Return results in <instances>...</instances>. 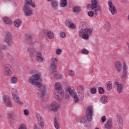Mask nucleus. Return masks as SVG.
<instances>
[{"mask_svg": "<svg viewBox=\"0 0 129 129\" xmlns=\"http://www.w3.org/2000/svg\"><path fill=\"white\" fill-rule=\"evenodd\" d=\"M23 12L24 15L26 17H31V16H33V10H32L30 6H24Z\"/></svg>", "mask_w": 129, "mask_h": 129, "instance_id": "10", "label": "nucleus"}, {"mask_svg": "<svg viewBox=\"0 0 129 129\" xmlns=\"http://www.w3.org/2000/svg\"><path fill=\"white\" fill-rule=\"evenodd\" d=\"M91 92L93 94H95L96 93V89L95 88H93L91 90Z\"/></svg>", "mask_w": 129, "mask_h": 129, "instance_id": "46", "label": "nucleus"}, {"mask_svg": "<svg viewBox=\"0 0 129 129\" xmlns=\"http://www.w3.org/2000/svg\"><path fill=\"white\" fill-rule=\"evenodd\" d=\"M7 50V46L6 45H2V44L0 43V53L2 51H6Z\"/></svg>", "mask_w": 129, "mask_h": 129, "instance_id": "35", "label": "nucleus"}, {"mask_svg": "<svg viewBox=\"0 0 129 129\" xmlns=\"http://www.w3.org/2000/svg\"><path fill=\"white\" fill-rule=\"evenodd\" d=\"M105 88L108 91H110L112 89V84H111V82L108 81L106 82Z\"/></svg>", "mask_w": 129, "mask_h": 129, "instance_id": "24", "label": "nucleus"}, {"mask_svg": "<svg viewBox=\"0 0 129 129\" xmlns=\"http://www.w3.org/2000/svg\"><path fill=\"white\" fill-rule=\"evenodd\" d=\"M2 114H0V121H2Z\"/></svg>", "mask_w": 129, "mask_h": 129, "instance_id": "54", "label": "nucleus"}, {"mask_svg": "<svg viewBox=\"0 0 129 129\" xmlns=\"http://www.w3.org/2000/svg\"><path fill=\"white\" fill-rule=\"evenodd\" d=\"M40 81L41 76L39 74L33 75L29 78V83L32 85H35V86L39 88L37 92L38 96L41 99V100H44V97L45 94H46V87L43 86L42 83L39 82Z\"/></svg>", "mask_w": 129, "mask_h": 129, "instance_id": "1", "label": "nucleus"}, {"mask_svg": "<svg viewBox=\"0 0 129 129\" xmlns=\"http://www.w3.org/2000/svg\"><path fill=\"white\" fill-rule=\"evenodd\" d=\"M8 1H13V0H8Z\"/></svg>", "mask_w": 129, "mask_h": 129, "instance_id": "57", "label": "nucleus"}, {"mask_svg": "<svg viewBox=\"0 0 129 129\" xmlns=\"http://www.w3.org/2000/svg\"><path fill=\"white\" fill-rule=\"evenodd\" d=\"M24 7H32V8H36V4L35 2H33V0H24Z\"/></svg>", "mask_w": 129, "mask_h": 129, "instance_id": "15", "label": "nucleus"}, {"mask_svg": "<svg viewBox=\"0 0 129 129\" xmlns=\"http://www.w3.org/2000/svg\"><path fill=\"white\" fill-rule=\"evenodd\" d=\"M57 58H51L49 71L50 72L51 78L54 80H57V79H62V78H63V76L56 71V69H57Z\"/></svg>", "mask_w": 129, "mask_h": 129, "instance_id": "2", "label": "nucleus"}, {"mask_svg": "<svg viewBox=\"0 0 129 129\" xmlns=\"http://www.w3.org/2000/svg\"><path fill=\"white\" fill-rule=\"evenodd\" d=\"M60 108V104L57 102H53L50 105V109L56 112Z\"/></svg>", "mask_w": 129, "mask_h": 129, "instance_id": "12", "label": "nucleus"}, {"mask_svg": "<svg viewBox=\"0 0 129 129\" xmlns=\"http://www.w3.org/2000/svg\"><path fill=\"white\" fill-rule=\"evenodd\" d=\"M117 122L120 127H121L122 126V124H123V120L122 119V117H118L117 118Z\"/></svg>", "mask_w": 129, "mask_h": 129, "instance_id": "30", "label": "nucleus"}, {"mask_svg": "<svg viewBox=\"0 0 129 129\" xmlns=\"http://www.w3.org/2000/svg\"><path fill=\"white\" fill-rule=\"evenodd\" d=\"M108 5L109 6L108 9L110 11V13L113 15H115V14L117 13V11H116V8H115V6L112 5V2H111V1H108Z\"/></svg>", "mask_w": 129, "mask_h": 129, "instance_id": "13", "label": "nucleus"}, {"mask_svg": "<svg viewBox=\"0 0 129 129\" xmlns=\"http://www.w3.org/2000/svg\"><path fill=\"white\" fill-rule=\"evenodd\" d=\"M4 22L5 23V24H7V25H10L11 24V20H10V18L8 17H4Z\"/></svg>", "mask_w": 129, "mask_h": 129, "instance_id": "33", "label": "nucleus"}, {"mask_svg": "<svg viewBox=\"0 0 129 129\" xmlns=\"http://www.w3.org/2000/svg\"><path fill=\"white\" fill-rule=\"evenodd\" d=\"M115 68L116 71L120 72L122 70V63L121 61H116L115 63Z\"/></svg>", "mask_w": 129, "mask_h": 129, "instance_id": "17", "label": "nucleus"}, {"mask_svg": "<svg viewBox=\"0 0 129 129\" xmlns=\"http://www.w3.org/2000/svg\"><path fill=\"white\" fill-rule=\"evenodd\" d=\"M60 6L61 8H65V7H67V0H61Z\"/></svg>", "mask_w": 129, "mask_h": 129, "instance_id": "31", "label": "nucleus"}, {"mask_svg": "<svg viewBox=\"0 0 129 129\" xmlns=\"http://www.w3.org/2000/svg\"><path fill=\"white\" fill-rule=\"evenodd\" d=\"M107 100H108V98L106 96H103L100 99V101L104 104H105V103H107Z\"/></svg>", "mask_w": 129, "mask_h": 129, "instance_id": "26", "label": "nucleus"}, {"mask_svg": "<svg viewBox=\"0 0 129 129\" xmlns=\"http://www.w3.org/2000/svg\"><path fill=\"white\" fill-rule=\"evenodd\" d=\"M59 35L60 38H66V33H65L64 32H60Z\"/></svg>", "mask_w": 129, "mask_h": 129, "instance_id": "39", "label": "nucleus"}, {"mask_svg": "<svg viewBox=\"0 0 129 129\" xmlns=\"http://www.w3.org/2000/svg\"><path fill=\"white\" fill-rule=\"evenodd\" d=\"M22 25V21L20 19L16 20L14 21V25L16 28H19V27H21Z\"/></svg>", "mask_w": 129, "mask_h": 129, "instance_id": "27", "label": "nucleus"}, {"mask_svg": "<svg viewBox=\"0 0 129 129\" xmlns=\"http://www.w3.org/2000/svg\"><path fill=\"white\" fill-rule=\"evenodd\" d=\"M91 70V71H90ZM90 72H91L92 71H93V67H91L90 69Z\"/></svg>", "mask_w": 129, "mask_h": 129, "instance_id": "53", "label": "nucleus"}, {"mask_svg": "<svg viewBox=\"0 0 129 129\" xmlns=\"http://www.w3.org/2000/svg\"><path fill=\"white\" fill-rule=\"evenodd\" d=\"M55 53H56V55H61V54L62 53V50L60 48H58V49H56Z\"/></svg>", "mask_w": 129, "mask_h": 129, "instance_id": "41", "label": "nucleus"}, {"mask_svg": "<svg viewBox=\"0 0 129 129\" xmlns=\"http://www.w3.org/2000/svg\"><path fill=\"white\" fill-rule=\"evenodd\" d=\"M19 129H27V126L25 124H22L20 125Z\"/></svg>", "mask_w": 129, "mask_h": 129, "instance_id": "44", "label": "nucleus"}, {"mask_svg": "<svg viewBox=\"0 0 129 129\" xmlns=\"http://www.w3.org/2000/svg\"><path fill=\"white\" fill-rule=\"evenodd\" d=\"M91 28H81L79 31V36L84 40H88L89 35H91L93 32Z\"/></svg>", "mask_w": 129, "mask_h": 129, "instance_id": "5", "label": "nucleus"}, {"mask_svg": "<svg viewBox=\"0 0 129 129\" xmlns=\"http://www.w3.org/2000/svg\"><path fill=\"white\" fill-rule=\"evenodd\" d=\"M47 2H49L53 1H52V0H47Z\"/></svg>", "mask_w": 129, "mask_h": 129, "instance_id": "55", "label": "nucleus"}, {"mask_svg": "<svg viewBox=\"0 0 129 129\" xmlns=\"http://www.w3.org/2000/svg\"><path fill=\"white\" fill-rule=\"evenodd\" d=\"M82 54H84L85 55H88V54H89V51L86 49H84L82 51Z\"/></svg>", "mask_w": 129, "mask_h": 129, "instance_id": "37", "label": "nucleus"}, {"mask_svg": "<svg viewBox=\"0 0 129 129\" xmlns=\"http://www.w3.org/2000/svg\"><path fill=\"white\" fill-rule=\"evenodd\" d=\"M36 117L39 121H42V116L39 114H36Z\"/></svg>", "mask_w": 129, "mask_h": 129, "instance_id": "43", "label": "nucleus"}, {"mask_svg": "<svg viewBox=\"0 0 129 129\" xmlns=\"http://www.w3.org/2000/svg\"><path fill=\"white\" fill-rule=\"evenodd\" d=\"M26 43H28V44H31L32 37H31V36L27 37Z\"/></svg>", "mask_w": 129, "mask_h": 129, "instance_id": "40", "label": "nucleus"}, {"mask_svg": "<svg viewBox=\"0 0 129 129\" xmlns=\"http://www.w3.org/2000/svg\"><path fill=\"white\" fill-rule=\"evenodd\" d=\"M53 121L54 127H55L56 129H60V123L58 120H57V118H54Z\"/></svg>", "mask_w": 129, "mask_h": 129, "instance_id": "25", "label": "nucleus"}, {"mask_svg": "<svg viewBox=\"0 0 129 129\" xmlns=\"http://www.w3.org/2000/svg\"><path fill=\"white\" fill-rule=\"evenodd\" d=\"M129 43H127V45H128Z\"/></svg>", "mask_w": 129, "mask_h": 129, "instance_id": "58", "label": "nucleus"}, {"mask_svg": "<svg viewBox=\"0 0 129 129\" xmlns=\"http://www.w3.org/2000/svg\"><path fill=\"white\" fill-rule=\"evenodd\" d=\"M40 122H39V124L41 126V127H43L44 126V122L42 121H40Z\"/></svg>", "mask_w": 129, "mask_h": 129, "instance_id": "49", "label": "nucleus"}, {"mask_svg": "<svg viewBox=\"0 0 129 129\" xmlns=\"http://www.w3.org/2000/svg\"><path fill=\"white\" fill-rule=\"evenodd\" d=\"M78 95L79 97V101H83V99H84V93L83 92H79Z\"/></svg>", "mask_w": 129, "mask_h": 129, "instance_id": "32", "label": "nucleus"}, {"mask_svg": "<svg viewBox=\"0 0 129 129\" xmlns=\"http://www.w3.org/2000/svg\"><path fill=\"white\" fill-rule=\"evenodd\" d=\"M69 74L70 76H74V75H75V73L74 72V71L70 70Z\"/></svg>", "mask_w": 129, "mask_h": 129, "instance_id": "45", "label": "nucleus"}, {"mask_svg": "<svg viewBox=\"0 0 129 129\" xmlns=\"http://www.w3.org/2000/svg\"><path fill=\"white\" fill-rule=\"evenodd\" d=\"M88 10H92L93 11H89L88 12L89 17H93L94 15H97L98 12L97 11H101V7L98 5L97 0H92L91 4L87 6Z\"/></svg>", "mask_w": 129, "mask_h": 129, "instance_id": "3", "label": "nucleus"}, {"mask_svg": "<svg viewBox=\"0 0 129 129\" xmlns=\"http://www.w3.org/2000/svg\"><path fill=\"white\" fill-rule=\"evenodd\" d=\"M78 90H80V92H83V90L84 89V87L83 86H80L78 87Z\"/></svg>", "mask_w": 129, "mask_h": 129, "instance_id": "42", "label": "nucleus"}, {"mask_svg": "<svg viewBox=\"0 0 129 129\" xmlns=\"http://www.w3.org/2000/svg\"><path fill=\"white\" fill-rule=\"evenodd\" d=\"M66 26L68 27V28H70L71 29H73L75 30V29H76V25L73 23H72V20L70 19H68L66 21Z\"/></svg>", "mask_w": 129, "mask_h": 129, "instance_id": "16", "label": "nucleus"}, {"mask_svg": "<svg viewBox=\"0 0 129 129\" xmlns=\"http://www.w3.org/2000/svg\"><path fill=\"white\" fill-rule=\"evenodd\" d=\"M73 10L74 13H80L81 11V9L80 7H76L73 9Z\"/></svg>", "mask_w": 129, "mask_h": 129, "instance_id": "34", "label": "nucleus"}, {"mask_svg": "<svg viewBox=\"0 0 129 129\" xmlns=\"http://www.w3.org/2000/svg\"><path fill=\"white\" fill-rule=\"evenodd\" d=\"M98 92L100 94H103L104 93V89L101 87L98 88Z\"/></svg>", "mask_w": 129, "mask_h": 129, "instance_id": "38", "label": "nucleus"}, {"mask_svg": "<svg viewBox=\"0 0 129 129\" xmlns=\"http://www.w3.org/2000/svg\"><path fill=\"white\" fill-rule=\"evenodd\" d=\"M107 31H110V24H109L107 26Z\"/></svg>", "mask_w": 129, "mask_h": 129, "instance_id": "52", "label": "nucleus"}, {"mask_svg": "<svg viewBox=\"0 0 129 129\" xmlns=\"http://www.w3.org/2000/svg\"><path fill=\"white\" fill-rule=\"evenodd\" d=\"M101 120H102V122H105V120H106V118L105 117V116H102L101 117Z\"/></svg>", "mask_w": 129, "mask_h": 129, "instance_id": "47", "label": "nucleus"}, {"mask_svg": "<svg viewBox=\"0 0 129 129\" xmlns=\"http://www.w3.org/2000/svg\"><path fill=\"white\" fill-rule=\"evenodd\" d=\"M11 83L15 84L18 82V79L16 77H12L11 78Z\"/></svg>", "mask_w": 129, "mask_h": 129, "instance_id": "36", "label": "nucleus"}, {"mask_svg": "<svg viewBox=\"0 0 129 129\" xmlns=\"http://www.w3.org/2000/svg\"><path fill=\"white\" fill-rule=\"evenodd\" d=\"M66 94L69 96H71L74 98V102L75 103L79 102V98L77 96L76 93L75 92V90L72 89L71 87H69L66 89Z\"/></svg>", "mask_w": 129, "mask_h": 129, "instance_id": "6", "label": "nucleus"}, {"mask_svg": "<svg viewBox=\"0 0 129 129\" xmlns=\"http://www.w3.org/2000/svg\"><path fill=\"white\" fill-rule=\"evenodd\" d=\"M12 97L14 101H15V102H17V103H19V104H21V105L23 104V102L21 101V99H20V97H19V96H18L17 94L15 93H13Z\"/></svg>", "mask_w": 129, "mask_h": 129, "instance_id": "20", "label": "nucleus"}, {"mask_svg": "<svg viewBox=\"0 0 129 129\" xmlns=\"http://www.w3.org/2000/svg\"><path fill=\"white\" fill-rule=\"evenodd\" d=\"M80 122L82 123H84V126H86V127H87V126H88V125L86 124V117H82L80 119Z\"/></svg>", "mask_w": 129, "mask_h": 129, "instance_id": "28", "label": "nucleus"}, {"mask_svg": "<svg viewBox=\"0 0 129 129\" xmlns=\"http://www.w3.org/2000/svg\"><path fill=\"white\" fill-rule=\"evenodd\" d=\"M43 33L46 35L48 39H53L54 38V33L50 30H43Z\"/></svg>", "mask_w": 129, "mask_h": 129, "instance_id": "14", "label": "nucleus"}, {"mask_svg": "<svg viewBox=\"0 0 129 129\" xmlns=\"http://www.w3.org/2000/svg\"><path fill=\"white\" fill-rule=\"evenodd\" d=\"M92 116H93V107L90 106L86 109V118L88 121L92 120Z\"/></svg>", "mask_w": 129, "mask_h": 129, "instance_id": "8", "label": "nucleus"}, {"mask_svg": "<svg viewBox=\"0 0 129 129\" xmlns=\"http://www.w3.org/2000/svg\"><path fill=\"white\" fill-rule=\"evenodd\" d=\"M95 129H99V128H96Z\"/></svg>", "mask_w": 129, "mask_h": 129, "instance_id": "56", "label": "nucleus"}, {"mask_svg": "<svg viewBox=\"0 0 129 129\" xmlns=\"http://www.w3.org/2000/svg\"><path fill=\"white\" fill-rule=\"evenodd\" d=\"M3 99L4 101L5 104L7 107H13V104L11 100V98L9 96H4Z\"/></svg>", "mask_w": 129, "mask_h": 129, "instance_id": "11", "label": "nucleus"}, {"mask_svg": "<svg viewBox=\"0 0 129 129\" xmlns=\"http://www.w3.org/2000/svg\"><path fill=\"white\" fill-rule=\"evenodd\" d=\"M115 85L117 86V90L118 93H121L123 91V86L122 84H119L118 82H115Z\"/></svg>", "mask_w": 129, "mask_h": 129, "instance_id": "18", "label": "nucleus"}, {"mask_svg": "<svg viewBox=\"0 0 129 129\" xmlns=\"http://www.w3.org/2000/svg\"><path fill=\"white\" fill-rule=\"evenodd\" d=\"M8 118H13V114L9 113L8 114Z\"/></svg>", "mask_w": 129, "mask_h": 129, "instance_id": "50", "label": "nucleus"}, {"mask_svg": "<svg viewBox=\"0 0 129 129\" xmlns=\"http://www.w3.org/2000/svg\"><path fill=\"white\" fill-rule=\"evenodd\" d=\"M51 7L54 11L58 10V2L56 0H52L51 1Z\"/></svg>", "mask_w": 129, "mask_h": 129, "instance_id": "23", "label": "nucleus"}, {"mask_svg": "<svg viewBox=\"0 0 129 129\" xmlns=\"http://www.w3.org/2000/svg\"><path fill=\"white\" fill-rule=\"evenodd\" d=\"M55 89L54 91V97L57 100H62L63 97H64V90L62 89V86H61V83H56L55 84Z\"/></svg>", "mask_w": 129, "mask_h": 129, "instance_id": "4", "label": "nucleus"}, {"mask_svg": "<svg viewBox=\"0 0 129 129\" xmlns=\"http://www.w3.org/2000/svg\"><path fill=\"white\" fill-rule=\"evenodd\" d=\"M4 41L10 46L14 44L12 33L10 31H6L4 33Z\"/></svg>", "mask_w": 129, "mask_h": 129, "instance_id": "7", "label": "nucleus"}, {"mask_svg": "<svg viewBox=\"0 0 129 129\" xmlns=\"http://www.w3.org/2000/svg\"><path fill=\"white\" fill-rule=\"evenodd\" d=\"M28 52L30 53L31 56L35 55L37 53V51L35 48H29L28 49Z\"/></svg>", "mask_w": 129, "mask_h": 129, "instance_id": "29", "label": "nucleus"}, {"mask_svg": "<svg viewBox=\"0 0 129 129\" xmlns=\"http://www.w3.org/2000/svg\"><path fill=\"white\" fill-rule=\"evenodd\" d=\"M36 59L38 61V62H43L44 59L43 58V56H42V52H37Z\"/></svg>", "mask_w": 129, "mask_h": 129, "instance_id": "22", "label": "nucleus"}, {"mask_svg": "<svg viewBox=\"0 0 129 129\" xmlns=\"http://www.w3.org/2000/svg\"><path fill=\"white\" fill-rule=\"evenodd\" d=\"M5 55L3 53H0V59H3Z\"/></svg>", "mask_w": 129, "mask_h": 129, "instance_id": "51", "label": "nucleus"}, {"mask_svg": "<svg viewBox=\"0 0 129 129\" xmlns=\"http://www.w3.org/2000/svg\"><path fill=\"white\" fill-rule=\"evenodd\" d=\"M106 129H112L113 127V124H112V120L108 119L105 124Z\"/></svg>", "mask_w": 129, "mask_h": 129, "instance_id": "19", "label": "nucleus"}, {"mask_svg": "<svg viewBox=\"0 0 129 129\" xmlns=\"http://www.w3.org/2000/svg\"><path fill=\"white\" fill-rule=\"evenodd\" d=\"M29 113H30V112L29 111V110H28L27 109L24 110V114H25V115H28Z\"/></svg>", "mask_w": 129, "mask_h": 129, "instance_id": "48", "label": "nucleus"}, {"mask_svg": "<svg viewBox=\"0 0 129 129\" xmlns=\"http://www.w3.org/2000/svg\"><path fill=\"white\" fill-rule=\"evenodd\" d=\"M127 75V66L124 63L123 64V75H122V78H125Z\"/></svg>", "mask_w": 129, "mask_h": 129, "instance_id": "21", "label": "nucleus"}, {"mask_svg": "<svg viewBox=\"0 0 129 129\" xmlns=\"http://www.w3.org/2000/svg\"><path fill=\"white\" fill-rule=\"evenodd\" d=\"M12 69L11 65L9 64H5L3 67V72L6 76H12Z\"/></svg>", "mask_w": 129, "mask_h": 129, "instance_id": "9", "label": "nucleus"}]
</instances>
